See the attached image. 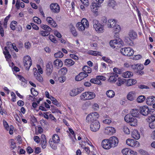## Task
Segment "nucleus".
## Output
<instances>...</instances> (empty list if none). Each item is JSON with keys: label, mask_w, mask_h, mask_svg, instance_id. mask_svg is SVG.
I'll list each match as a JSON object with an SVG mask.
<instances>
[{"label": "nucleus", "mask_w": 155, "mask_h": 155, "mask_svg": "<svg viewBox=\"0 0 155 155\" xmlns=\"http://www.w3.org/2000/svg\"><path fill=\"white\" fill-rule=\"evenodd\" d=\"M89 25L87 20L85 18H83L81 22H78L77 24L76 27L79 31H84L85 29L88 28Z\"/></svg>", "instance_id": "obj_1"}, {"label": "nucleus", "mask_w": 155, "mask_h": 155, "mask_svg": "<svg viewBox=\"0 0 155 155\" xmlns=\"http://www.w3.org/2000/svg\"><path fill=\"white\" fill-rule=\"evenodd\" d=\"M92 25L93 28L98 33H103L104 31V26L98 20L94 19L93 21Z\"/></svg>", "instance_id": "obj_2"}, {"label": "nucleus", "mask_w": 155, "mask_h": 155, "mask_svg": "<svg viewBox=\"0 0 155 155\" xmlns=\"http://www.w3.org/2000/svg\"><path fill=\"white\" fill-rule=\"evenodd\" d=\"M124 119L126 122L129 124L131 126L136 127L138 125L137 120L136 118L132 117L129 114H127L125 116Z\"/></svg>", "instance_id": "obj_3"}, {"label": "nucleus", "mask_w": 155, "mask_h": 155, "mask_svg": "<svg viewBox=\"0 0 155 155\" xmlns=\"http://www.w3.org/2000/svg\"><path fill=\"white\" fill-rule=\"evenodd\" d=\"M96 96L94 93L91 91H86L83 93L80 96V99L83 101L92 100Z\"/></svg>", "instance_id": "obj_4"}, {"label": "nucleus", "mask_w": 155, "mask_h": 155, "mask_svg": "<svg viewBox=\"0 0 155 155\" xmlns=\"http://www.w3.org/2000/svg\"><path fill=\"white\" fill-rule=\"evenodd\" d=\"M60 141V138L59 136L56 134L53 135L52 139H50L49 143L51 147L53 149L56 150L57 149L56 145Z\"/></svg>", "instance_id": "obj_5"}, {"label": "nucleus", "mask_w": 155, "mask_h": 155, "mask_svg": "<svg viewBox=\"0 0 155 155\" xmlns=\"http://www.w3.org/2000/svg\"><path fill=\"white\" fill-rule=\"evenodd\" d=\"M37 68L38 69V70L36 68H33V71L34 75L37 80L38 81L41 82L42 81L43 78L41 75L40 73H39V72L40 74H42L43 73V71L40 65H37Z\"/></svg>", "instance_id": "obj_6"}, {"label": "nucleus", "mask_w": 155, "mask_h": 155, "mask_svg": "<svg viewBox=\"0 0 155 155\" xmlns=\"http://www.w3.org/2000/svg\"><path fill=\"white\" fill-rule=\"evenodd\" d=\"M121 53L123 55L130 57L134 54V51L130 47H125L122 48L120 50Z\"/></svg>", "instance_id": "obj_7"}, {"label": "nucleus", "mask_w": 155, "mask_h": 155, "mask_svg": "<svg viewBox=\"0 0 155 155\" xmlns=\"http://www.w3.org/2000/svg\"><path fill=\"white\" fill-rule=\"evenodd\" d=\"M100 127V124L99 122L96 120L93 121L90 125L91 130L93 132H97L98 131Z\"/></svg>", "instance_id": "obj_8"}, {"label": "nucleus", "mask_w": 155, "mask_h": 155, "mask_svg": "<svg viewBox=\"0 0 155 155\" xmlns=\"http://www.w3.org/2000/svg\"><path fill=\"white\" fill-rule=\"evenodd\" d=\"M24 64L25 67L27 70H28L32 65V60L31 57L28 55L24 57Z\"/></svg>", "instance_id": "obj_9"}, {"label": "nucleus", "mask_w": 155, "mask_h": 155, "mask_svg": "<svg viewBox=\"0 0 155 155\" xmlns=\"http://www.w3.org/2000/svg\"><path fill=\"white\" fill-rule=\"evenodd\" d=\"M123 44V41L121 39L118 38L114 40H111L110 42V46L113 48H115L118 46L117 45H121Z\"/></svg>", "instance_id": "obj_10"}, {"label": "nucleus", "mask_w": 155, "mask_h": 155, "mask_svg": "<svg viewBox=\"0 0 155 155\" xmlns=\"http://www.w3.org/2000/svg\"><path fill=\"white\" fill-rule=\"evenodd\" d=\"M126 143L129 146L132 147H137L140 145V143L138 141L131 139H128L127 140Z\"/></svg>", "instance_id": "obj_11"}, {"label": "nucleus", "mask_w": 155, "mask_h": 155, "mask_svg": "<svg viewBox=\"0 0 155 155\" xmlns=\"http://www.w3.org/2000/svg\"><path fill=\"white\" fill-rule=\"evenodd\" d=\"M150 112V109L147 106H143L140 108V113L143 116H147Z\"/></svg>", "instance_id": "obj_12"}, {"label": "nucleus", "mask_w": 155, "mask_h": 155, "mask_svg": "<svg viewBox=\"0 0 155 155\" xmlns=\"http://www.w3.org/2000/svg\"><path fill=\"white\" fill-rule=\"evenodd\" d=\"M101 146L103 148L107 150L112 147L109 139L103 140L101 143Z\"/></svg>", "instance_id": "obj_13"}, {"label": "nucleus", "mask_w": 155, "mask_h": 155, "mask_svg": "<svg viewBox=\"0 0 155 155\" xmlns=\"http://www.w3.org/2000/svg\"><path fill=\"white\" fill-rule=\"evenodd\" d=\"M99 6L97 3H93L91 5V11L94 13L95 16H97L98 15V8Z\"/></svg>", "instance_id": "obj_14"}, {"label": "nucleus", "mask_w": 155, "mask_h": 155, "mask_svg": "<svg viewBox=\"0 0 155 155\" xmlns=\"http://www.w3.org/2000/svg\"><path fill=\"white\" fill-rule=\"evenodd\" d=\"M112 147H114L117 146L119 140L118 138L115 136H113L109 139Z\"/></svg>", "instance_id": "obj_15"}, {"label": "nucleus", "mask_w": 155, "mask_h": 155, "mask_svg": "<svg viewBox=\"0 0 155 155\" xmlns=\"http://www.w3.org/2000/svg\"><path fill=\"white\" fill-rule=\"evenodd\" d=\"M115 129L111 127H107L105 128L104 130V133L107 135H112L115 132Z\"/></svg>", "instance_id": "obj_16"}, {"label": "nucleus", "mask_w": 155, "mask_h": 155, "mask_svg": "<svg viewBox=\"0 0 155 155\" xmlns=\"http://www.w3.org/2000/svg\"><path fill=\"white\" fill-rule=\"evenodd\" d=\"M51 9L52 11L54 13H58L59 12L60 8L59 5L57 3H53L50 5Z\"/></svg>", "instance_id": "obj_17"}, {"label": "nucleus", "mask_w": 155, "mask_h": 155, "mask_svg": "<svg viewBox=\"0 0 155 155\" xmlns=\"http://www.w3.org/2000/svg\"><path fill=\"white\" fill-rule=\"evenodd\" d=\"M3 124L5 129L7 130H9V133L10 134H13V126L12 125H10L9 127L7 122L4 120H3Z\"/></svg>", "instance_id": "obj_18"}, {"label": "nucleus", "mask_w": 155, "mask_h": 155, "mask_svg": "<svg viewBox=\"0 0 155 155\" xmlns=\"http://www.w3.org/2000/svg\"><path fill=\"white\" fill-rule=\"evenodd\" d=\"M46 20L48 24L50 25L52 27L56 28L57 27L56 23L51 17H47L46 18Z\"/></svg>", "instance_id": "obj_19"}, {"label": "nucleus", "mask_w": 155, "mask_h": 155, "mask_svg": "<svg viewBox=\"0 0 155 155\" xmlns=\"http://www.w3.org/2000/svg\"><path fill=\"white\" fill-rule=\"evenodd\" d=\"M88 76L87 74L84 72H81L75 77V80L77 81H79L83 79Z\"/></svg>", "instance_id": "obj_20"}, {"label": "nucleus", "mask_w": 155, "mask_h": 155, "mask_svg": "<svg viewBox=\"0 0 155 155\" xmlns=\"http://www.w3.org/2000/svg\"><path fill=\"white\" fill-rule=\"evenodd\" d=\"M147 104L149 105H152L155 103V96H151L147 97L146 100Z\"/></svg>", "instance_id": "obj_21"}, {"label": "nucleus", "mask_w": 155, "mask_h": 155, "mask_svg": "<svg viewBox=\"0 0 155 155\" xmlns=\"http://www.w3.org/2000/svg\"><path fill=\"white\" fill-rule=\"evenodd\" d=\"M131 135L133 138L136 140L139 139L140 137L139 133L137 130L135 129L132 131Z\"/></svg>", "instance_id": "obj_22"}, {"label": "nucleus", "mask_w": 155, "mask_h": 155, "mask_svg": "<svg viewBox=\"0 0 155 155\" xmlns=\"http://www.w3.org/2000/svg\"><path fill=\"white\" fill-rule=\"evenodd\" d=\"M41 144L42 148L45 149L47 146V141L45 136L42 134L41 136Z\"/></svg>", "instance_id": "obj_23"}, {"label": "nucleus", "mask_w": 155, "mask_h": 155, "mask_svg": "<svg viewBox=\"0 0 155 155\" xmlns=\"http://www.w3.org/2000/svg\"><path fill=\"white\" fill-rule=\"evenodd\" d=\"M127 99L130 101H133L136 98L135 92L134 91H130L127 95Z\"/></svg>", "instance_id": "obj_24"}, {"label": "nucleus", "mask_w": 155, "mask_h": 155, "mask_svg": "<svg viewBox=\"0 0 155 155\" xmlns=\"http://www.w3.org/2000/svg\"><path fill=\"white\" fill-rule=\"evenodd\" d=\"M53 65L56 68L59 69L63 66V63L61 60L57 59L54 61Z\"/></svg>", "instance_id": "obj_25"}, {"label": "nucleus", "mask_w": 155, "mask_h": 155, "mask_svg": "<svg viewBox=\"0 0 155 155\" xmlns=\"http://www.w3.org/2000/svg\"><path fill=\"white\" fill-rule=\"evenodd\" d=\"M131 115L134 117H139L140 114H139V110L137 109H133L130 112Z\"/></svg>", "instance_id": "obj_26"}, {"label": "nucleus", "mask_w": 155, "mask_h": 155, "mask_svg": "<svg viewBox=\"0 0 155 155\" xmlns=\"http://www.w3.org/2000/svg\"><path fill=\"white\" fill-rule=\"evenodd\" d=\"M87 53L91 55L94 56H102V55L101 52L97 51H94L89 50L87 52Z\"/></svg>", "instance_id": "obj_27"}, {"label": "nucleus", "mask_w": 155, "mask_h": 155, "mask_svg": "<svg viewBox=\"0 0 155 155\" xmlns=\"http://www.w3.org/2000/svg\"><path fill=\"white\" fill-rule=\"evenodd\" d=\"M116 24L115 20L111 19H109L107 23L108 27L109 28H113Z\"/></svg>", "instance_id": "obj_28"}, {"label": "nucleus", "mask_w": 155, "mask_h": 155, "mask_svg": "<svg viewBox=\"0 0 155 155\" xmlns=\"http://www.w3.org/2000/svg\"><path fill=\"white\" fill-rule=\"evenodd\" d=\"M74 63V61L71 59H66L64 61L65 65L68 67L72 66Z\"/></svg>", "instance_id": "obj_29"}, {"label": "nucleus", "mask_w": 155, "mask_h": 155, "mask_svg": "<svg viewBox=\"0 0 155 155\" xmlns=\"http://www.w3.org/2000/svg\"><path fill=\"white\" fill-rule=\"evenodd\" d=\"M107 96L109 98H112L115 95L114 92L112 90H109L106 91V93Z\"/></svg>", "instance_id": "obj_30"}, {"label": "nucleus", "mask_w": 155, "mask_h": 155, "mask_svg": "<svg viewBox=\"0 0 155 155\" xmlns=\"http://www.w3.org/2000/svg\"><path fill=\"white\" fill-rule=\"evenodd\" d=\"M128 35L132 39H134L137 38V34L134 31L131 30L129 32Z\"/></svg>", "instance_id": "obj_31"}, {"label": "nucleus", "mask_w": 155, "mask_h": 155, "mask_svg": "<svg viewBox=\"0 0 155 155\" xmlns=\"http://www.w3.org/2000/svg\"><path fill=\"white\" fill-rule=\"evenodd\" d=\"M3 53L5 55V58L7 60L11 57V55L9 53L8 50L7 49V47H5L4 50L3 51Z\"/></svg>", "instance_id": "obj_32"}, {"label": "nucleus", "mask_w": 155, "mask_h": 155, "mask_svg": "<svg viewBox=\"0 0 155 155\" xmlns=\"http://www.w3.org/2000/svg\"><path fill=\"white\" fill-rule=\"evenodd\" d=\"M137 82V81L135 79H129L127 80L126 82V85L127 86H130L135 84Z\"/></svg>", "instance_id": "obj_33"}, {"label": "nucleus", "mask_w": 155, "mask_h": 155, "mask_svg": "<svg viewBox=\"0 0 155 155\" xmlns=\"http://www.w3.org/2000/svg\"><path fill=\"white\" fill-rule=\"evenodd\" d=\"M133 76L132 73L130 71H127L122 74V76L125 78H130Z\"/></svg>", "instance_id": "obj_34"}, {"label": "nucleus", "mask_w": 155, "mask_h": 155, "mask_svg": "<svg viewBox=\"0 0 155 155\" xmlns=\"http://www.w3.org/2000/svg\"><path fill=\"white\" fill-rule=\"evenodd\" d=\"M68 70L66 67H63L61 68L59 71V73L62 75L65 76L67 73Z\"/></svg>", "instance_id": "obj_35"}, {"label": "nucleus", "mask_w": 155, "mask_h": 155, "mask_svg": "<svg viewBox=\"0 0 155 155\" xmlns=\"http://www.w3.org/2000/svg\"><path fill=\"white\" fill-rule=\"evenodd\" d=\"M95 120L94 118L91 113L88 114L86 118V121L88 123L90 122L91 123L93 121H94Z\"/></svg>", "instance_id": "obj_36"}, {"label": "nucleus", "mask_w": 155, "mask_h": 155, "mask_svg": "<svg viewBox=\"0 0 155 155\" xmlns=\"http://www.w3.org/2000/svg\"><path fill=\"white\" fill-rule=\"evenodd\" d=\"M125 82V80L121 78H118L116 82L117 85L118 86H120L123 84Z\"/></svg>", "instance_id": "obj_37"}, {"label": "nucleus", "mask_w": 155, "mask_h": 155, "mask_svg": "<svg viewBox=\"0 0 155 155\" xmlns=\"http://www.w3.org/2000/svg\"><path fill=\"white\" fill-rule=\"evenodd\" d=\"M108 5L111 7L113 9H116L117 4L114 0H110L108 3Z\"/></svg>", "instance_id": "obj_38"}, {"label": "nucleus", "mask_w": 155, "mask_h": 155, "mask_svg": "<svg viewBox=\"0 0 155 155\" xmlns=\"http://www.w3.org/2000/svg\"><path fill=\"white\" fill-rule=\"evenodd\" d=\"M70 30L74 36L76 37L77 36L78 33L75 28L73 25H71L70 27Z\"/></svg>", "instance_id": "obj_39"}, {"label": "nucleus", "mask_w": 155, "mask_h": 155, "mask_svg": "<svg viewBox=\"0 0 155 155\" xmlns=\"http://www.w3.org/2000/svg\"><path fill=\"white\" fill-rule=\"evenodd\" d=\"M67 79L66 77L65 76L61 75L58 77V81L59 82L61 83H64L65 81Z\"/></svg>", "instance_id": "obj_40"}, {"label": "nucleus", "mask_w": 155, "mask_h": 155, "mask_svg": "<svg viewBox=\"0 0 155 155\" xmlns=\"http://www.w3.org/2000/svg\"><path fill=\"white\" fill-rule=\"evenodd\" d=\"M41 27L45 31H51V28L47 25L42 24L41 25Z\"/></svg>", "instance_id": "obj_41"}, {"label": "nucleus", "mask_w": 155, "mask_h": 155, "mask_svg": "<svg viewBox=\"0 0 155 155\" xmlns=\"http://www.w3.org/2000/svg\"><path fill=\"white\" fill-rule=\"evenodd\" d=\"M83 70L84 72L87 73H90L91 72V68L87 66H84L83 68Z\"/></svg>", "instance_id": "obj_42"}, {"label": "nucleus", "mask_w": 155, "mask_h": 155, "mask_svg": "<svg viewBox=\"0 0 155 155\" xmlns=\"http://www.w3.org/2000/svg\"><path fill=\"white\" fill-rule=\"evenodd\" d=\"M113 71L114 72L116 73L115 75L116 77H118V75L117 74H121L122 72V71L120 69L117 68H114L113 69Z\"/></svg>", "instance_id": "obj_43"}, {"label": "nucleus", "mask_w": 155, "mask_h": 155, "mask_svg": "<svg viewBox=\"0 0 155 155\" xmlns=\"http://www.w3.org/2000/svg\"><path fill=\"white\" fill-rule=\"evenodd\" d=\"M69 94L70 96L74 97L78 94L76 88L73 89L70 91Z\"/></svg>", "instance_id": "obj_44"}, {"label": "nucleus", "mask_w": 155, "mask_h": 155, "mask_svg": "<svg viewBox=\"0 0 155 155\" xmlns=\"http://www.w3.org/2000/svg\"><path fill=\"white\" fill-rule=\"evenodd\" d=\"M10 144V148L11 150L15 149L16 147V144L14 140L11 139L9 141Z\"/></svg>", "instance_id": "obj_45"}, {"label": "nucleus", "mask_w": 155, "mask_h": 155, "mask_svg": "<svg viewBox=\"0 0 155 155\" xmlns=\"http://www.w3.org/2000/svg\"><path fill=\"white\" fill-rule=\"evenodd\" d=\"M131 39H132L129 37H126L125 38V41L130 45H133V43Z\"/></svg>", "instance_id": "obj_46"}, {"label": "nucleus", "mask_w": 155, "mask_h": 155, "mask_svg": "<svg viewBox=\"0 0 155 155\" xmlns=\"http://www.w3.org/2000/svg\"><path fill=\"white\" fill-rule=\"evenodd\" d=\"M123 130L126 134H128L130 133V130L127 126L124 125L123 127Z\"/></svg>", "instance_id": "obj_47"}, {"label": "nucleus", "mask_w": 155, "mask_h": 155, "mask_svg": "<svg viewBox=\"0 0 155 155\" xmlns=\"http://www.w3.org/2000/svg\"><path fill=\"white\" fill-rule=\"evenodd\" d=\"M49 98L52 101V103L56 105L57 106H59V104L57 101L53 97L50 96V97H49Z\"/></svg>", "instance_id": "obj_48"}, {"label": "nucleus", "mask_w": 155, "mask_h": 155, "mask_svg": "<svg viewBox=\"0 0 155 155\" xmlns=\"http://www.w3.org/2000/svg\"><path fill=\"white\" fill-rule=\"evenodd\" d=\"M145 99V97L143 95H140L137 98V100L138 103H142Z\"/></svg>", "instance_id": "obj_49"}, {"label": "nucleus", "mask_w": 155, "mask_h": 155, "mask_svg": "<svg viewBox=\"0 0 155 155\" xmlns=\"http://www.w3.org/2000/svg\"><path fill=\"white\" fill-rule=\"evenodd\" d=\"M113 30L117 32H118L120 31L121 30V28L120 26L117 24H116L113 28Z\"/></svg>", "instance_id": "obj_50"}, {"label": "nucleus", "mask_w": 155, "mask_h": 155, "mask_svg": "<svg viewBox=\"0 0 155 155\" xmlns=\"http://www.w3.org/2000/svg\"><path fill=\"white\" fill-rule=\"evenodd\" d=\"M115 76L114 75H111L110 76L108 81L109 82L112 83H114L117 81V79Z\"/></svg>", "instance_id": "obj_51"}, {"label": "nucleus", "mask_w": 155, "mask_h": 155, "mask_svg": "<svg viewBox=\"0 0 155 155\" xmlns=\"http://www.w3.org/2000/svg\"><path fill=\"white\" fill-rule=\"evenodd\" d=\"M50 32L46 31H41L40 32V34L43 36H48L50 34Z\"/></svg>", "instance_id": "obj_52"}, {"label": "nucleus", "mask_w": 155, "mask_h": 155, "mask_svg": "<svg viewBox=\"0 0 155 155\" xmlns=\"http://www.w3.org/2000/svg\"><path fill=\"white\" fill-rule=\"evenodd\" d=\"M102 60H103L104 61L107 63H108L110 64H111L112 63V61L109 58L107 57H106L105 56L103 57L102 58Z\"/></svg>", "instance_id": "obj_53"}, {"label": "nucleus", "mask_w": 155, "mask_h": 155, "mask_svg": "<svg viewBox=\"0 0 155 155\" xmlns=\"http://www.w3.org/2000/svg\"><path fill=\"white\" fill-rule=\"evenodd\" d=\"M64 56L62 52L61 51H59L54 54V56L55 58H62Z\"/></svg>", "instance_id": "obj_54"}, {"label": "nucleus", "mask_w": 155, "mask_h": 155, "mask_svg": "<svg viewBox=\"0 0 155 155\" xmlns=\"http://www.w3.org/2000/svg\"><path fill=\"white\" fill-rule=\"evenodd\" d=\"M130 149L128 148H125L122 150V153L123 155H128Z\"/></svg>", "instance_id": "obj_55"}, {"label": "nucleus", "mask_w": 155, "mask_h": 155, "mask_svg": "<svg viewBox=\"0 0 155 155\" xmlns=\"http://www.w3.org/2000/svg\"><path fill=\"white\" fill-rule=\"evenodd\" d=\"M33 19L34 21L38 24H39L41 23V19L37 17H34Z\"/></svg>", "instance_id": "obj_56"}, {"label": "nucleus", "mask_w": 155, "mask_h": 155, "mask_svg": "<svg viewBox=\"0 0 155 155\" xmlns=\"http://www.w3.org/2000/svg\"><path fill=\"white\" fill-rule=\"evenodd\" d=\"M49 38L52 42H53L55 43H56L57 42V41L56 39L55 38L54 36L52 35H49Z\"/></svg>", "instance_id": "obj_57"}, {"label": "nucleus", "mask_w": 155, "mask_h": 155, "mask_svg": "<svg viewBox=\"0 0 155 155\" xmlns=\"http://www.w3.org/2000/svg\"><path fill=\"white\" fill-rule=\"evenodd\" d=\"M31 94L34 96H36L38 94V92L33 88H31Z\"/></svg>", "instance_id": "obj_58"}, {"label": "nucleus", "mask_w": 155, "mask_h": 155, "mask_svg": "<svg viewBox=\"0 0 155 155\" xmlns=\"http://www.w3.org/2000/svg\"><path fill=\"white\" fill-rule=\"evenodd\" d=\"M137 70L140 71L142 70L143 68V65L141 64H137Z\"/></svg>", "instance_id": "obj_59"}, {"label": "nucleus", "mask_w": 155, "mask_h": 155, "mask_svg": "<svg viewBox=\"0 0 155 155\" xmlns=\"http://www.w3.org/2000/svg\"><path fill=\"white\" fill-rule=\"evenodd\" d=\"M13 45V44H12L11 42H8L7 44V46L5 47H7V49L9 51L12 48Z\"/></svg>", "instance_id": "obj_60"}, {"label": "nucleus", "mask_w": 155, "mask_h": 155, "mask_svg": "<svg viewBox=\"0 0 155 155\" xmlns=\"http://www.w3.org/2000/svg\"><path fill=\"white\" fill-rule=\"evenodd\" d=\"M47 74L48 75H50L52 71V68H48V66H47Z\"/></svg>", "instance_id": "obj_61"}, {"label": "nucleus", "mask_w": 155, "mask_h": 155, "mask_svg": "<svg viewBox=\"0 0 155 155\" xmlns=\"http://www.w3.org/2000/svg\"><path fill=\"white\" fill-rule=\"evenodd\" d=\"M81 3L85 6L87 7L89 5V2L88 0H80Z\"/></svg>", "instance_id": "obj_62"}, {"label": "nucleus", "mask_w": 155, "mask_h": 155, "mask_svg": "<svg viewBox=\"0 0 155 155\" xmlns=\"http://www.w3.org/2000/svg\"><path fill=\"white\" fill-rule=\"evenodd\" d=\"M149 127L150 128L152 129H155V123L153 121H151L149 123Z\"/></svg>", "instance_id": "obj_63"}, {"label": "nucleus", "mask_w": 155, "mask_h": 155, "mask_svg": "<svg viewBox=\"0 0 155 155\" xmlns=\"http://www.w3.org/2000/svg\"><path fill=\"white\" fill-rule=\"evenodd\" d=\"M137 153L136 152L130 149L128 155H137Z\"/></svg>", "instance_id": "obj_64"}]
</instances>
